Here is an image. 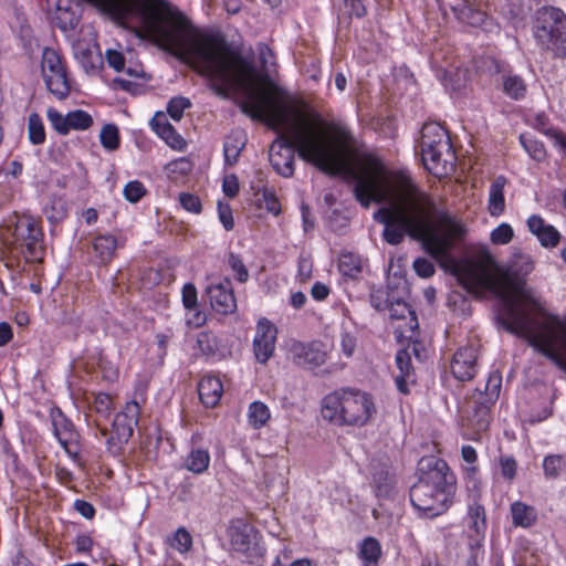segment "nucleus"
I'll return each instance as SVG.
<instances>
[{
	"mask_svg": "<svg viewBox=\"0 0 566 566\" xmlns=\"http://www.w3.org/2000/svg\"><path fill=\"white\" fill-rule=\"evenodd\" d=\"M142 407L136 400L125 403L123 409L117 412L112 422V429L96 424L95 438L105 439L106 451L114 458L124 454L125 448L134 434V429L138 424Z\"/></svg>",
	"mask_w": 566,
	"mask_h": 566,
	"instance_id": "0eeeda50",
	"label": "nucleus"
},
{
	"mask_svg": "<svg viewBox=\"0 0 566 566\" xmlns=\"http://www.w3.org/2000/svg\"><path fill=\"white\" fill-rule=\"evenodd\" d=\"M380 555L379 542L374 537L365 538L359 549V557L364 562L363 566H378Z\"/></svg>",
	"mask_w": 566,
	"mask_h": 566,
	"instance_id": "473e14b6",
	"label": "nucleus"
},
{
	"mask_svg": "<svg viewBox=\"0 0 566 566\" xmlns=\"http://www.w3.org/2000/svg\"><path fill=\"white\" fill-rule=\"evenodd\" d=\"M503 93L513 101H522L527 94V84L518 74H503L501 76Z\"/></svg>",
	"mask_w": 566,
	"mask_h": 566,
	"instance_id": "393cba45",
	"label": "nucleus"
},
{
	"mask_svg": "<svg viewBox=\"0 0 566 566\" xmlns=\"http://www.w3.org/2000/svg\"><path fill=\"white\" fill-rule=\"evenodd\" d=\"M106 61L111 67L119 72L125 66V56L122 52L116 50L106 51Z\"/></svg>",
	"mask_w": 566,
	"mask_h": 566,
	"instance_id": "e2e57ef3",
	"label": "nucleus"
},
{
	"mask_svg": "<svg viewBox=\"0 0 566 566\" xmlns=\"http://www.w3.org/2000/svg\"><path fill=\"white\" fill-rule=\"evenodd\" d=\"M188 311H189V313L187 314V317H186V324L189 327L198 328L206 323V321H207L206 314L202 311H200L198 308V306L196 307V310H188Z\"/></svg>",
	"mask_w": 566,
	"mask_h": 566,
	"instance_id": "774afa93",
	"label": "nucleus"
},
{
	"mask_svg": "<svg viewBox=\"0 0 566 566\" xmlns=\"http://www.w3.org/2000/svg\"><path fill=\"white\" fill-rule=\"evenodd\" d=\"M118 21L139 18L146 34L161 49L181 61L193 59L198 72L220 97L243 92L241 111L272 128L285 126L269 149L270 163L284 178L294 175L295 153L326 171L334 163V150L323 134L319 115L311 120L298 111L289 122L291 107L286 92L253 61L233 49L221 32H200L177 7L166 0H86Z\"/></svg>",
	"mask_w": 566,
	"mask_h": 566,
	"instance_id": "f03ea898",
	"label": "nucleus"
},
{
	"mask_svg": "<svg viewBox=\"0 0 566 566\" xmlns=\"http://www.w3.org/2000/svg\"><path fill=\"white\" fill-rule=\"evenodd\" d=\"M99 142L106 150H117L120 145L118 127L115 124H105L99 133Z\"/></svg>",
	"mask_w": 566,
	"mask_h": 566,
	"instance_id": "e433bc0d",
	"label": "nucleus"
},
{
	"mask_svg": "<svg viewBox=\"0 0 566 566\" xmlns=\"http://www.w3.org/2000/svg\"><path fill=\"white\" fill-rule=\"evenodd\" d=\"M146 193L147 189L139 180L128 181L123 189L124 198L130 203L139 202Z\"/></svg>",
	"mask_w": 566,
	"mask_h": 566,
	"instance_id": "37998d69",
	"label": "nucleus"
},
{
	"mask_svg": "<svg viewBox=\"0 0 566 566\" xmlns=\"http://www.w3.org/2000/svg\"><path fill=\"white\" fill-rule=\"evenodd\" d=\"M245 136L241 132H231L223 142V157L227 166H234L245 147Z\"/></svg>",
	"mask_w": 566,
	"mask_h": 566,
	"instance_id": "b1692460",
	"label": "nucleus"
},
{
	"mask_svg": "<svg viewBox=\"0 0 566 566\" xmlns=\"http://www.w3.org/2000/svg\"><path fill=\"white\" fill-rule=\"evenodd\" d=\"M290 354L295 365L312 370L324 365L327 358L325 346L318 340H295L291 344Z\"/></svg>",
	"mask_w": 566,
	"mask_h": 566,
	"instance_id": "9b49d317",
	"label": "nucleus"
},
{
	"mask_svg": "<svg viewBox=\"0 0 566 566\" xmlns=\"http://www.w3.org/2000/svg\"><path fill=\"white\" fill-rule=\"evenodd\" d=\"M46 117L52 127L61 135L69 134L67 114L63 115L54 107H49Z\"/></svg>",
	"mask_w": 566,
	"mask_h": 566,
	"instance_id": "49530a36",
	"label": "nucleus"
},
{
	"mask_svg": "<svg viewBox=\"0 0 566 566\" xmlns=\"http://www.w3.org/2000/svg\"><path fill=\"white\" fill-rule=\"evenodd\" d=\"M55 478L57 482L69 489L73 488L74 474L71 470L63 465H55L54 469Z\"/></svg>",
	"mask_w": 566,
	"mask_h": 566,
	"instance_id": "680f3d73",
	"label": "nucleus"
},
{
	"mask_svg": "<svg viewBox=\"0 0 566 566\" xmlns=\"http://www.w3.org/2000/svg\"><path fill=\"white\" fill-rule=\"evenodd\" d=\"M326 128L331 135V139L326 136L324 132L323 134L327 142L329 143V145L332 146L335 156L334 163L331 165L332 168L336 163V153H345L349 150V148L354 144V137L348 126L340 122L332 120L326 124Z\"/></svg>",
	"mask_w": 566,
	"mask_h": 566,
	"instance_id": "2eb2a0df",
	"label": "nucleus"
},
{
	"mask_svg": "<svg viewBox=\"0 0 566 566\" xmlns=\"http://www.w3.org/2000/svg\"><path fill=\"white\" fill-rule=\"evenodd\" d=\"M502 387V375L495 370L490 373L484 391L480 392L479 396L488 399L491 402H496L500 396Z\"/></svg>",
	"mask_w": 566,
	"mask_h": 566,
	"instance_id": "a19ab883",
	"label": "nucleus"
},
{
	"mask_svg": "<svg viewBox=\"0 0 566 566\" xmlns=\"http://www.w3.org/2000/svg\"><path fill=\"white\" fill-rule=\"evenodd\" d=\"M29 139L32 145H42L45 142L46 134L41 116L32 113L28 118Z\"/></svg>",
	"mask_w": 566,
	"mask_h": 566,
	"instance_id": "4c0bfd02",
	"label": "nucleus"
},
{
	"mask_svg": "<svg viewBox=\"0 0 566 566\" xmlns=\"http://www.w3.org/2000/svg\"><path fill=\"white\" fill-rule=\"evenodd\" d=\"M421 160L428 172L442 179L454 170V150L448 130L437 122L421 128Z\"/></svg>",
	"mask_w": 566,
	"mask_h": 566,
	"instance_id": "423d86ee",
	"label": "nucleus"
},
{
	"mask_svg": "<svg viewBox=\"0 0 566 566\" xmlns=\"http://www.w3.org/2000/svg\"><path fill=\"white\" fill-rule=\"evenodd\" d=\"M90 359L99 369L103 379L108 382H114L118 379V368L109 359L106 358L102 350H97L96 353L92 354Z\"/></svg>",
	"mask_w": 566,
	"mask_h": 566,
	"instance_id": "72a5a7b5",
	"label": "nucleus"
},
{
	"mask_svg": "<svg viewBox=\"0 0 566 566\" xmlns=\"http://www.w3.org/2000/svg\"><path fill=\"white\" fill-rule=\"evenodd\" d=\"M532 126L546 137L551 138L555 147L566 137L562 130L551 126L549 117L545 112H538L534 115Z\"/></svg>",
	"mask_w": 566,
	"mask_h": 566,
	"instance_id": "c85d7f7f",
	"label": "nucleus"
},
{
	"mask_svg": "<svg viewBox=\"0 0 566 566\" xmlns=\"http://www.w3.org/2000/svg\"><path fill=\"white\" fill-rule=\"evenodd\" d=\"M262 198L265 203V209L274 216H279L281 213V202L276 197L274 190L269 188L262 189Z\"/></svg>",
	"mask_w": 566,
	"mask_h": 566,
	"instance_id": "13d9d810",
	"label": "nucleus"
},
{
	"mask_svg": "<svg viewBox=\"0 0 566 566\" xmlns=\"http://www.w3.org/2000/svg\"><path fill=\"white\" fill-rule=\"evenodd\" d=\"M395 360L399 370V373L395 376L396 387L399 392L408 395L410 392L409 385L416 382L411 357L406 349H399L396 354Z\"/></svg>",
	"mask_w": 566,
	"mask_h": 566,
	"instance_id": "6ab92c4d",
	"label": "nucleus"
},
{
	"mask_svg": "<svg viewBox=\"0 0 566 566\" xmlns=\"http://www.w3.org/2000/svg\"><path fill=\"white\" fill-rule=\"evenodd\" d=\"M514 237L513 228L509 223H501L492 230L490 239L494 244H507Z\"/></svg>",
	"mask_w": 566,
	"mask_h": 566,
	"instance_id": "de8ad7c7",
	"label": "nucleus"
},
{
	"mask_svg": "<svg viewBox=\"0 0 566 566\" xmlns=\"http://www.w3.org/2000/svg\"><path fill=\"white\" fill-rule=\"evenodd\" d=\"M93 123V117L86 111L75 109L67 113L69 132L86 130Z\"/></svg>",
	"mask_w": 566,
	"mask_h": 566,
	"instance_id": "ea45409f",
	"label": "nucleus"
},
{
	"mask_svg": "<svg viewBox=\"0 0 566 566\" xmlns=\"http://www.w3.org/2000/svg\"><path fill=\"white\" fill-rule=\"evenodd\" d=\"M167 543L176 551L184 553L191 548L192 538L190 533H171L167 537Z\"/></svg>",
	"mask_w": 566,
	"mask_h": 566,
	"instance_id": "8fccbe9b",
	"label": "nucleus"
},
{
	"mask_svg": "<svg viewBox=\"0 0 566 566\" xmlns=\"http://www.w3.org/2000/svg\"><path fill=\"white\" fill-rule=\"evenodd\" d=\"M277 337L276 326L268 318L258 321L253 337V354L258 363L266 364L273 356Z\"/></svg>",
	"mask_w": 566,
	"mask_h": 566,
	"instance_id": "f8f14e48",
	"label": "nucleus"
},
{
	"mask_svg": "<svg viewBox=\"0 0 566 566\" xmlns=\"http://www.w3.org/2000/svg\"><path fill=\"white\" fill-rule=\"evenodd\" d=\"M230 543L232 549L250 559L261 557L265 552L258 533H231Z\"/></svg>",
	"mask_w": 566,
	"mask_h": 566,
	"instance_id": "a211bd4d",
	"label": "nucleus"
},
{
	"mask_svg": "<svg viewBox=\"0 0 566 566\" xmlns=\"http://www.w3.org/2000/svg\"><path fill=\"white\" fill-rule=\"evenodd\" d=\"M528 230L537 237L545 248H555L560 241V234L552 224H547L538 214H532L527 219Z\"/></svg>",
	"mask_w": 566,
	"mask_h": 566,
	"instance_id": "aec40b11",
	"label": "nucleus"
},
{
	"mask_svg": "<svg viewBox=\"0 0 566 566\" xmlns=\"http://www.w3.org/2000/svg\"><path fill=\"white\" fill-rule=\"evenodd\" d=\"M564 467L562 455H547L543 460L544 473L547 478H556Z\"/></svg>",
	"mask_w": 566,
	"mask_h": 566,
	"instance_id": "3c124183",
	"label": "nucleus"
},
{
	"mask_svg": "<svg viewBox=\"0 0 566 566\" xmlns=\"http://www.w3.org/2000/svg\"><path fill=\"white\" fill-rule=\"evenodd\" d=\"M412 268L417 275L423 279L431 277L436 272L433 263L422 256H419L413 261Z\"/></svg>",
	"mask_w": 566,
	"mask_h": 566,
	"instance_id": "4d7b16f0",
	"label": "nucleus"
},
{
	"mask_svg": "<svg viewBox=\"0 0 566 566\" xmlns=\"http://www.w3.org/2000/svg\"><path fill=\"white\" fill-rule=\"evenodd\" d=\"M322 416L336 426H365L376 413L370 394L346 387L327 394L322 400Z\"/></svg>",
	"mask_w": 566,
	"mask_h": 566,
	"instance_id": "39448f33",
	"label": "nucleus"
},
{
	"mask_svg": "<svg viewBox=\"0 0 566 566\" xmlns=\"http://www.w3.org/2000/svg\"><path fill=\"white\" fill-rule=\"evenodd\" d=\"M338 270L343 276L355 280L363 272V262L358 254L354 252H342L338 259Z\"/></svg>",
	"mask_w": 566,
	"mask_h": 566,
	"instance_id": "a878e982",
	"label": "nucleus"
},
{
	"mask_svg": "<svg viewBox=\"0 0 566 566\" xmlns=\"http://www.w3.org/2000/svg\"><path fill=\"white\" fill-rule=\"evenodd\" d=\"M218 216L220 222L227 231H231L234 228L232 209L229 203H218Z\"/></svg>",
	"mask_w": 566,
	"mask_h": 566,
	"instance_id": "bf43d9fd",
	"label": "nucleus"
},
{
	"mask_svg": "<svg viewBox=\"0 0 566 566\" xmlns=\"http://www.w3.org/2000/svg\"><path fill=\"white\" fill-rule=\"evenodd\" d=\"M41 72L46 90L59 101H64L71 93V78L63 56L52 48H44Z\"/></svg>",
	"mask_w": 566,
	"mask_h": 566,
	"instance_id": "1a4fd4ad",
	"label": "nucleus"
},
{
	"mask_svg": "<svg viewBox=\"0 0 566 566\" xmlns=\"http://www.w3.org/2000/svg\"><path fill=\"white\" fill-rule=\"evenodd\" d=\"M212 310L222 315H229L237 310V300L232 282L229 277H224L217 283H212L207 287Z\"/></svg>",
	"mask_w": 566,
	"mask_h": 566,
	"instance_id": "ddd939ff",
	"label": "nucleus"
},
{
	"mask_svg": "<svg viewBox=\"0 0 566 566\" xmlns=\"http://www.w3.org/2000/svg\"><path fill=\"white\" fill-rule=\"evenodd\" d=\"M354 179V196L361 207L390 201L389 207L375 213V219L384 224L387 243L400 244L405 235L420 241L424 251L450 270L468 292H490L501 298L506 331L526 338L551 360L562 361L559 347L566 345V318L547 312L525 293L532 263L520 265L514 261L502 266L486 248L472 256L455 259L452 251L465 234L463 224L447 211H437L434 199L407 169L388 171L378 156L366 153L357 159Z\"/></svg>",
	"mask_w": 566,
	"mask_h": 566,
	"instance_id": "f257e3e1",
	"label": "nucleus"
},
{
	"mask_svg": "<svg viewBox=\"0 0 566 566\" xmlns=\"http://www.w3.org/2000/svg\"><path fill=\"white\" fill-rule=\"evenodd\" d=\"M49 417L53 428V436L70 459L76 465L82 467L81 436L74 423L56 405L50 408Z\"/></svg>",
	"mask_w": 566,
	"mask_h": 566,
	"instance_id": "9d476101",
	"label": "nucleus"
},
{
	"mask_svg": "<svg viewBox=\"0 0 566 566\" xmlns=\"http://www.w3.org/2000/svg\"><path fill=\"white\" fill-rule=\"evenodd\" d=\"M179 202L181 207L191 213H200L202 211V205L200 198L197 195L190 192H181L179 195Z\"/></svg>",
	"mask_w": 566,
	"mask_h": 566,
	"instance_id": "5fc2aeb1",
	"label": "nucleus"
},
{
	"mask_svg": "<svg viewBox=\"0 0 566 566\" xmlns=\"http://www.w3.org/2000/svg\"><path fill=\"white\" fill-rule=\"evenodd\" d=\"M389 313L392 319L405 318L407 314H413L408 303L402 301H398L396 304H391L389 307Z\"/></svg>",
	"mask_w": 566,
	"mask_h": 566,
	"instance_id": "69168bd1",
	"label": "nucleus"
},
{
	"mask_svg": "<svg viewBox=\"0 0 566 566\" xmlns=\"http://www.w3.org/2000/svg\"><path fill=\"white\" fill-rule=\"evenodd\" d=\"M191 106L189 98L184 96L172 97L167 104L168 115L176 122H179L184 117V113Z\"/></svg>",
	"mask_w": 566,
	"mask_h": 566,
	"instance_id": "c03bdc74",
	"label": "nucleus"
},
{
	"mask_svg": "<svg viewBox=\"0 0 566 566\" xmlns=\"http://www.w3.org/2000/svg\"><path fill=\"white\" fill-rule=\"evenodd\" d=\"M450 368L459 381H469L478 373V349L473 345L460 347L452 357Z\"/></svg>",
	"mask_w": 566,
	"mask_h": 566,
	"instance_id": "4468645a",
	"label": "nucleus"
},
{
	"mask_svg": "<svg viewBox=\"0 0 566 566\" xmlns=\"http://www.w3.org/2000/svg\"><path fill=\"white\" fill-rule=\"evenodd\" d=\"M457 491V476L448 462L441 458H422L418 468V480L410 488L409 497L421 517L442 514L452 503Z\"/></svg>",
	"mask_w": 566,
	"mask_h": 566,
	"instance_id": "7ed1b4c3",
	"label": "nucleus"
},
{
	"mask_svg": "<svg viewBox=\"0 0 566 566\" xmlns=\"http://www.w3.org/2000/svg\"><path fill=\"white\" fill-rule=\"evenodd\" d=\"M520 143L532 159L537 163L545 160L547 153L543 142L534 138L531 135L521 134Z\"/></svg>",
	"mask_w": 566,
	"mask_h": 566,
	"instance_id": "c9c22d12",
	"label": "nucleus"
},
{
	"mask_svg": "<svg viewBox=\"0 0 566 566\" xmlns=\"http://www.w3.org/2000/svg\"><path fill=\"white\" fill-rule=\"evenodd\" d=\"M210 460V453L207 449H191L185 459V467L195 474H202L209 469Z\"/></svg>",
	"mask_w": 566,
	"mask_h": 566,
	"instance_id": "bb28decb",
	"label": "nucleus"
},
{
	"mask_svg": "<svg viewBox=\"0 0 566 566\" xmlns=\"http://www.w3.org/2000/svg\"><path fill=\"white\" fill-rule=\"evenodd\" d=\"M165 170L167 178L171 182L179 184L182 182L191 172L192 163L188 158L181 157L168 163L165 167Z\"/></svg>",
	"mask_w": 566,
	"mask_h": 566,
	"instance_id": "7c9ffc66",
	"label": "nucleus"
},
{
	"mask_svg": "<svg viewBox=\"0 0 566 566\" xmlns=\"http://www.w3.org/2000/svg\"><path fill=\"white\" fill-rule=\"evenodd\" d=\"M371 475L376 495L379 497L389 496L394 488V478L389 470L385 467H380L378 469H374Z\"/></svg>",
	"mask_w": 566,
	"mask_h": 566,
	"instance_id": "c756f323",
	"label": "nucleus"
},
{
	"mask_svg": "<svg viewBox=\"0 0 566 566\" xmlns=\"http://www.w3.org/2000/svg\"><path fill=\"white\" fill-rule=\"evenodd\" d=\"M181 301L186 310H196L198 306V292L193 283L188 282L181 289Z\"/></svg>",
	"mask_w": 566,
	"mask_h": 566,
	"instance_id": "864d4df0",
	"label": "nucleus"
},
{
	"mask_svg": "<svg viewBox=\"0 0 566 566\" xmlns=\"http://www.w3.org/2000/svg\"><path fill=\"white\" fill-rule=\"evenodd\" d=\"M510 514L514 527L531 528L538 520V512L535 506L523 501H515L510 505Z\"/></svg>",
	"mask_w": 566,
	"mask_h": 566,
	"instance_id": "412c9836",
	"label": "nucleus"
},
{
	"mask_svg": "<svg viewBox=\"0 0 566 566\" xmlns=\"http://www.w3.org/2000/svg\"><path fill=\"white\" fill-rule=\"evenodd\" d=\"M499 467L502 478L506 482H512L517 473V462L513 455L504 454L499 458Z\"/></svg>",
	"mask_w": 566,
	"mask_h": 566,
	"instance_id": "a18cd8bd",
	"label": "nucleus"
},
{
	"mask_svg": "<svg viewBox=\"0 0 566 566\" xmlns=\"http://www.w3.org/2000/svg\"><path fill=\"white\" fill-rule=\"evenodd\" d=\"M94 410L103 416H108L114 409L113 399L109 394L98 392L93 401Z\"/></svg>",
	"mask_w": 566,
	"mask_h": 566,
	"instance_id": "6e6d98bb",
	"label": "nucleus"
},
{
	"mask_svg": "<svg viewBox=\"0 0 566 566\" xmlns=\"http://www.w3.org/2000/svg\"><path fill=\"white\" fill-rule=\"evenodd\" d=\"M271 418L269 407L260 401H253L248 408V421L253 429L263 428Z\"/></svg>",
	"mask_w": 566,
	"mask_h": 566,
	"instance_id": "2f4dec72",
	"label": "nucleus"
},
{
	"mask_svg": "<svg viewBox=\"0 0 566 566\" xmlns=\"http://www.w3.org/2000/svg\"><path fill=\"white\" fill-rule=\"evenodd\" d=\"M533 35L543 50L566 57V14L559 8L544 6L535 13Z\"/></svg>",
	"mask_w": 566,
	"mask_h": 566,
	"instance_id": "6e6552de",
	"label": "nucleus"
},
{
	"mask_svg": "<svg viewBox=\"0 0 566 566\" xmlns=\"http://www.w3.org/2000/svg\"><path fill=\"white\" fill-rule=\"evenodd\" d=\"M1 259L8 269L15 270L25 263L43 259V231L40 223L31 216L18 217L3 235Z\"/></svg>",
	"mask_w": 566,
	"mask_h": 566,
	"instance_id": "20e7f679",
	"label": "nucleus"
},
{
	"mask_svg": "<svg viewBox=\"0 0 566 566\" xmlns=\"http://www.w3.org/2000/svg\"><path fill=\"white\" fill-rule=\"evenodd\" d=\"M507 185L505 176L500 175L493 179L489 189L488 211L492 217H500L505 211L504 189Z\"/></svg>",
	"mask_w": 566,
	"mask_h": 566,
	"instance_id": "4be33fe9",
	"label": "nucleus"
},
{
	"mask_svg": "<svg viewBox=\"0 0 566 566\" xmlns=\"http://www.w3.org/2000/svg\"><path fill=\"white\" fill-rule=\"evenodd\" d=\"M174 150L182 151L187 147L184 137L177 132L172 125L161 127V133L157 135Z\"/></svg>",
	"mask_w": 566,
	"mask_h": 566,
	"instance_id": "79ce46f5",
	"label": "nucleus"
},
{
	"mask_svg": "<svg viewBox=\"0 0 566 566\" xmlns=\"http://www.w3.org/2000/svg\"><path fill=\"white\" fill-rule=\"evenodd\" d=\"M227 265L233 273L234 279L239 283H245L249 281L250 274L247 265L241 255L230 251L227 254Z\"/></svg>",
	"mask_w": 566,
	"mask_h": 566,
	"instance_id": "58836bf2",
	"label": "nucleus"
},
{
	"mask_svg": "<svg viewBox=\"0 0 566 566\" xmlns=\"http://www.w3.org/2000/svg\"><path fill=\"white\" fill-rule=\"evenodd\" d=\"M198 395L206 408H214L223 395V384L219 376L203 375L198 382Z\"/></svg>",
	"mask_w": 566,
	"mask_h": 566,
	"instance_id": "f3484780",
	"label": "nucleus"
},
{
	"mask_svg": "<svg viewBox=\"0 0 566 566\" xmlns=\"http://www.w3.org/2000/svg\"><path fill=\"white\" fill-rule=\"evenodd\" d=\"M117 239L113 234H98L92 241V261L97 265H108L116 256Z\"/></svg>",
	"mask_w": 566,
	"mask_h": 566,
	"instance_id": "dca6fc26",
	"label": "nucleus"
},
{
	"mask_svg": "<svg viewBox=\"0 0 566 566\" xmlns=\"http://www.w3.org/2000/svg\"><path fill=\"white\" fill-rule=\"evenodd\" d=\"M343 4L349 21L353 18L363 19L368 13L365 0H343Z\"/></svg>",
	"mask_w": 566,
	"mask_h": 566,
	"instance_id": "09e8293b",
	"label": "nucleus"
},
{
	"mask_svg": "<svg viewBox=\"0 0 566 566\" xmlns=\"http://www.w3.org/2000/svg\"><path fill=\"white\" fill-rule=\"evenodd\" d=\"M56 11H57V19L61 21V29L67 30L73 29L78 22V17L75 14V12L70 11L69 8H64L59 1L56 3Z\"/></svg>",
	"mask_w": 566,
	"mask_h": 566,
	"instance_id": "603ef678",
	"label": "nucleus"
},
{
	"mask_svg": "<svg viewBox=\"0 0 566 566\" xmlns=\"http://www.w3.org/2000/svg\"><path fill=\"white\" fill-rule=\"evenodd\" d=\"M357 345L356 337L350 333H343L340 336V348L346 357H352Z\"/></svg>",
	"mask_w": 566,
	"mask_h": 566,
	"instance_id": "338daca9",
	"label": "nucleus"
},
{
	"mask_svg": "<svg viewBox=\"0 0 566 566\" xmlns=\"http://www.w3.org/2000/svg\"><path fill=\"white\" fill-rule=\"evenodd\" d=\"M467 521L468 527L471 531H485L488 523L484 506L476 501L470 504L468 507Z\"/></svg>",
	"mask_w": 566,
	"mask_h": 566,
	"instance_id": "f704fd0d",
	"label": "nucleus"
},
{
	"mask_svg": "<svg viewBox=\"0 0 566 566\" xmlns=\"http://www.w3.org/2000/svg\"><path fill=\"white\" fill-rule=\"evenodd\" d=\"M195 349L206 359L214 358L219 353V340L211 331H202L197 335Z\"/></svg>",
	"mask_w": 566,
	"mask_h": 566,
	"instance_id": "cd10ccee",
	"label": "nucleus"
},
{
	"mask_svg": "<svg viewBox=\"0 0 566 566\" xmlns=\"http://www.w3.org/2000/svg\"><path fill=\"white\" fill-rule=\"evenodd\" d=\"M495 402L478 396L474 401L473 413L470 419L471 426L476 433L484 432L489 429L492 421V409Z\"/></svg>",
	"mask_w": 566,
	"mask_h": 566,
	"instance_id": "5701e85b",
	"label": "nucleus"
},
{
	"mask_svg": "<svg viewBox=\"0 0 566 566\" xmlns=\"http://www.w3.org/2000/svg\"><path fill=\"white\" fill-rule=\"evenodd\" d=\"M1 448L7 462L11 464L14 469H18L20 464V457L19 453L15 451L14 447L11 444V442L8 439H2Z\"/></svg>",
	"mask_w": 566,
	"mask_h": 566,
	"instance_id": "052dcab7",
	"label": "nucleus"
},
{
	"mask_svg": "<svg viewBox=\"0 0 566 566\" xmlns=\"http://www.w3.org/2000/svg\"><path fill=\"white\" fill-rule=\"evenodd\" d=\"M73 507L80 515H82L86 520H92L96 513L93 504L85 500H75L73 503Z\"/></svg>",
	"mask_w": 566,
	"mask_h": 566,
	"instance_id": "0e129e2a",
	"label": "nucleus"
}]
</instances>
